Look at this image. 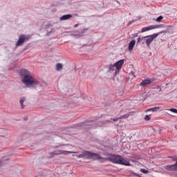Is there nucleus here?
Here are the masks:
<instances>
[{"label":"nucleus","instance_id":"f257e3e1","mask_svg":"<svg viewBox=\"0 0 177 177\" xmlns=\"http://www.w3.org/2000/svg\"><path fill=\"white\" fill-rule=\"evenodd\" d=\"M20 77L22 84H24L26 86H32L39 84V82L27 69H21L20 71Z\"/></svg>","mask_w":177,"mask_h":177},{"label":"nucleus","instance_id":"f03ea898","mask_svg":"<svg viewBox=\"0 0 177 177\" xmlns=\"http://www.w3.org/2000/svg\"><path fill=\"white\" fill-rule=\"evenodd\" d=\"M112 162H114V164H120V165H125L126 167H131L129 161L120 156L112 155Z\"/></svg>","mask_w":177,"mask_h":177},{"label":"nucleus","instance_id":"7ed1b4c3","mask_svg":"<svg viewBox=\"0 0 177 177\" xmlns=\"http://www.w3.org/2000/svg\"><path fill=\"white\" fill-rule=\"evenodd\" d=\"M124 62L125 59H120L116 63H115L113 65H112V73H113V74L115 75L120 74V71H121V68H122V66L124 65Z\"/></svg>","mask_w":177,"mask_h":177},{"label":"nucleus","instance_id":"20e7f679","mask_svg":"<svg viewBox=\"0 0 177 177\" xmlns=\"http://www.w3.org/2000/svg\"><path fill=\"white\" fill-rule=\"evenodd\" d=\"M83 153L84 154V158H91L92 160H104V158H102L97 153H92L88 151H84Z\"/></svg>","mask_w":177,"mask_h":177},{"label":"nucleus","instance_id":"39448f33","mask_svg":"<svg viewBox=\"0 0 177 177\" xmlns=\"http://www.w3.org/2000/svg\"><path fill=\"white\" fill-rule=\"evenodd\" d=\"M165 27L164 24L160 25H151L147 27H144L141 30V32H146L147 31H151V30H156L157 28H164Z\"/></svg>","mask_w":177,"mask_h":177},{"label":"nucleus","instance_id":"423d86ee","mask_svg":"<svg viewBox=\"0 0 177 177\" xmlns=\"http://www.w3.org/2000/svg\"><path fill=\"white\" fill-rule=\"evenodd\" d=\"M172 161H176L174 165L165 166V169L171 171H177V156L171 157Z\"/></svg>","mask_w":177,"mask_h":177},{"label":"nucleus","instance_id":"0eeeda50","mask_svg":"<svg viewBox=\"0 0 177 177\" xmlns=\"http://www.w3.org/2000/svg\"><path fill=\"white\" fill-rule=\"evenodd\" d=\"M59 154H78V151L57 150L50 153L51 157H54V156H59Z\"/></svg>","mask_w":177,"mask_h":177},{"label":"nucleus","instance_id":"6e6552de","mask_svg":"<svg viewBox=\"0 0 177 177\" xmlns=\"http://www.w3.org/2000/svg\"><path fill=\"white\" fill-rule=\"evenodd\" d=\"M158 37V34L155 33L153 35L146 36V44L148 46V48H150V45L151 44V42L156 39Z\"/></svg>","mask_w":177,"mask_h":177},{"label":"nucleus","instance_id":"1a4fd4ad","mask_svg":"<svg viewBox=\"0 0 177 177\" xmlns=\"http://www.w3.org/2000/svg\"><path fill=\"white\" fill-rule=\"evenodd\" d=\"M30 37L21 35L19 36L18 41H17L16 46H20L23 45L26 41H28Z\"/></svg>","mask_w":177,"mask_h":177},{"label":"nucleus","instance_id":"9d476101","mask_svg":"<svg viewBox=\"0 0 177 177\" xmlns=\"http://www.w3.org/2000/svg\"><path fill=\"white\" fill-rule=\"evenodd\" d=\"M153 82V79L148 78L142 81L140 83V86H147V85H150Z\"/></svg>","mask_w":177,"mask_h":177},{"label":"nucleus","instance_id":"9b49d317","mask_svg":"<svg viewBox=\"0 0 177 177\" xmlns=\"http://www.w3.org/2000/svg\"><path fill=\"white\" fill-rule=\"evenodd\" d=\"M136 44V40L133 39L131 41V42L129 44V48H128L129 52H132V50H133V48H134Z\"/></svg>","mask_w":177,"mask_h":177},{"label":"nucleus","instance_id":"f8f14e48","mask_svg":"<svg viewBox=\"0 0 177 177\" xmlns=\"http://www.w3.org/2000/svg\"><path fill=\"white\" fill-rule=\"evenodd\" d=\"M71 17H73V15H63L62 17H61L59 19L61 21L68 20V19H71Z\"/></svg>","mask_w":177,"mask_h":177},{"label":"nucleus","instance_id":"ddd939ff","mask_svg":"<svg viewBox=\"0 0 177 177\" xmlns=\"http://www.w3.org/2000/svg\"><path fill=\"white\" fill-rule=\"evenodd\" d=\"M160 109H161V106H155V107L147 109L146 112L147 111L156 112V111H158V110H160Z\"/></svg>","mask_w":177,"mask_h":177},{"label":"nucleus","instance_id":"4468645a","mask_svg":"<svg viewBox=\"0 0 177 177\" xmlns=\"http://www.w3.org/2000/svg\"><path fill=\"white\" fill-rule=\"evenodd\" d=\"M57 71H62L63 70V64L58 63L56 64V68Z\"/></svg>","mask_w":177,"mask_h":177},{"label":"nucleus","instance_id":"2eb2a0df","mask_svg":"<svg viewBox=\"0 0 177 177\" xmlns=\"http://www.w3.org/2000/svg\"><path fill=\"white\" fill-rule=\"evenodd\" d=\"M128 117H129V113H127L126 115H124L121 116L119 118L113 119V121H117V120H125L126 118H128Z\"/></svg>","mask_w":177,"mask_h":177},{"label":"nucleus","instance_id":"dca6fc26","mask_svg":"<svg viewBox=\"0 0 177 177\" xmlns=\"http://www.w3.org/2000/svg\"><path fill=\"white\" fill-rule=\"evenodd\" d=\"M146 39H147V37L145 36V37H143L142 38L139 37L137 39V41L138 42H142V44H146Z\"/></svg>","mask_w":177,"mask_h":177},{"label":"nucleus","instance_id":"f3484780","mask_svg":"<svg viewBox=\"0 0 177 177\" xmlns=\"http://www.w3.org/2000/svg\"><path fill=\"white\" fill-rule=\"evenodd\" d=\"M162 19H164V17H162V15H160L157 19H156L155 20L158 23H161V20H162Z\"/></svg>","mask_w":177,"mask_h":177},{"label":"nucleus","instance_id":"a211bd4d","mask_svg":"<svg viewBox=\"0 0 177 177\" xmlns=\"http://www.w3.org/2000/svg\"><path fill=\"white\" fill-rule=\"evenodd\" d=\"M167 110H168L169 111H171V113H174L175 114H177V109H176L171 108V109H168Z\"/></svg>","mask_w":177,"mask_h":177},{"label":"nucleus","instance_id":"6ab92c4d","mask_svg":"<svg viewBox=\"0 0 177 177\" xmlns=\"http://www.w3.org/2000/svg\"><path fill=\"white\" fill-rule=\"evenodd\" d=\"M76 157H77V158H85L84 152L82 153L79 154V155H76Z\"/></svg>","mask_w":177,"mask_h":177},{"label":"nucleus","instance_id":"aec40b11","mask_svg":"<svg viewBox=\"0 0 177 177\" xmlns=\"http://www.w3.org/2000/svg\"><path fill=\"white\" fill-rule=\"evenodd\" d=\"M19 103H20V104H21V109H24V99L20 100Z\"/></svg>","mask_w":177,"mask_h":177},{"label":"nucleus","instance_id":"412c9836","mask_svg":"<svg viewBox=\"0 0 177 177\" xmlns=\"http://www.w3.org/2000/svg\"><path fill=\"white\" fill-rule=\"evenodd\" d=\"M140 172H142V174H149V171H147L145 169H141Z\"/></svg>","mask_w":177,"mask_h":177},{"label":"nucleus","instance_id":"4be33fe9","mask_svg":"<svg viewBox=\"0 0 177 177\" xmlns=\"http://www.w3.org/2000/svg\"><path fill=\"white\" fill-rule=\"evenodd\" d=\"M145 120L146 121H150V120H151L150 115H145Z\"/></svg>","mask_w":177,"mask_h":177},{"label":"nucleus","instance_id":"5701e85b","mask_svg":"<svg viewBox=\"0 0 177 177\" xmlns=\"http://www.w3.org/2000/svg\"><path fill=\"white\" fill-rule=\"evenodd\" d=\"M133 175H135V176L140 177L139 174L133 173Z\"/></svg>","mask_w":177,"mask_h":177},{"label":"nucleus","instance_id":"b1692460","mask_svg":"<svg viewBox=\"0 0 177 177\" xmlns=\"http://www.w3.org/2000/svg\"><path fill=\"white\" fill-rule=\"evenodd\" d=\"M110 71H111V65L109 66V72H110Z\"/></svg>","mask_w":177,"mask_h":177},{"label":"nucleus","instance_id":"393cba45","mask_svg":"<svg viewBox=\"0 0 177 177\" xmlns=\"http://www.w3.org/2000/svg\"><path fill=\"white\" fill-rule=\"evenodd\" d=\"M8 160V158H6V159H4V158H3L2 159V161L3 162V161H6Z\"/></svg>","mask_w":177,"mask_h":177},{"label":"nucleus","instance_id":"a878e982","mask_svg":"<svg viewBox=\"0 0 177 177\" xmlns=\"http://www.w3.org/2000/svg\"><path fill=\"white\" fill-rule=\"evenodd\" d=\"M75 27H78V24L75 25Z\"/></svg>","mask_w":177,"mask_h":177},{"label":"nucleus","instance_id":"bb28decb","mask_svg":"<svg viewBox=\"0 0 177 177\" xmlns=\"http://www.w3.org/2000/svg\"><path fill=\"white\" fill-rule=\"evenodd\" d=\"M0 167H1V162H0Z\"/></svg>","mask_w":177,"mask_h":177}]
</instances>
